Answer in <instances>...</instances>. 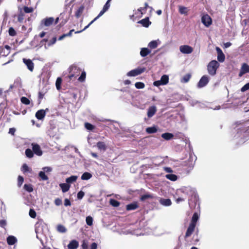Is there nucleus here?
Wrapping results in <instances>:
<instances>
[{"instance_id":"obj_18","label":"nucleus","mask_w":249,"mask_h":249,"mask_svg":"<svg viewBox=\"0 0 249 249\" xmlns=\"http://www.w3.org/2000/svg\"><path fill=\"white\" fill-rule=\"evenodd\" d=\"M196 226V225H195V224L194 223L190 224L185 233V237H188L192 234L194 231Z\"/></svg>"},{"instance_id":"obj_24","label":"nucleus","mask_w":249,"mask_h":249,"mask_svg":"<svg viewBox=\"0 0 249 249\" xmlns=\"http://www.w3.org/2000/svg\"><path fill=\"white\" fill-rule=\"evenodd\" d=\"M151 53V50L147 48H142L140 51V55L142 57H145Z\"/></svg>"},{"instance_id":"obj_39","label":"nucleus","mask_w":249,"mask_h":249,"mask_svg":"<svg viewBox=\"0 0 249 249\" xmlns=\"http://www.w3.org/2000/svg\"><path fill=\"white\" fill-rule=\"evenodd\" d=\"M84 125H85V128L88 130H90V131H92L93 130L94 128H95V126L89 123H85V124H84Z\"/></svg>"},{"instance_id":"obj_60","label":"nucleus","mask_w":249,"mask_h":249,"mask_svg":"<svg viewBox=\"0 0 249 249\" xmlns=\"http://www.w3.org/2000/svg\"><path fill=\"white\" fill-rule=\"evenodd\" d=\"M249 89V83L246 84L241 89L242 92H244Z\"/></svg>"},{"instance_id":"obj_8","label":"nucleus","mask_w":249,"mask_h":249,"mask_svg":"<svg viewBox=\"0 0 249 249\" xmlns=\"http://www.w3.org/2000/svg\"><path fill=\"white\" fill-rule=\"evenodd\" d=\"M180 51L184 54H189L193 52V48L187 45H181L179 47Z\"/></svg>"},{"instance_id":"obj_7","label":"nucleus","mask_w":249,"mask_h":249,"mask_svg":"<svg viewBox=\"0 0 249 249\" xmlns=\"http://www.w3.org/2000/svg\"><path fill=\"white\" fill-rule=\"evenodd\" d=\"M54 21V19L53 17L47 18L43 19L41 21L42 26L48 27L52 25Z\"/></svg>"},{"instance_id":"obj_54","label":"nucleus","mask_w":249,"mask_h":249,"mask_svg":"<svg viewBox=\"0 0 249 249\" xmlns=\"http://www.w3.org/2000/svg\"><path fill=\"white\" fill-rule=\"evenodd\" d=\"M45 172H39V177L43 180H46L48 179V177L45 175Z\"/></svg>"},{"instance_id":"obj_23","label":"nucleus","mask_w":249,"mask_h":249,"mask_svg":"<svg viewBox=\"0 0 249 249\" xmlns=\"http://www.w3.org/2000/svg\"><path fill=\"white\" fill-rule=\"evenodd\" d=\"M138 208L137 202H133L126 205V209L127 211H132L136 210Z\"/></svg>"},{"instance_id":"obj_19","label":"nucleus","mask_w":249,"mask_h":249,"mask_svg":"<svg viewBox=\"0 0 249 249\" xmlns=\"http://www.w3.org/2000/svg\"><path fill=\"white\" fill-rule=\"evenodd\" d=\"M138 23L142 24L144 27H148L151 24V22L149 21L148 17H146L141 20H140Z\"/></svg>"},{"instance_id":"obj_31","label":"nucleus","mask_w":249,"mask_h":249,"mask_svg":"<svg viewBox=\"0 0 249 249\" xmlns=\"http://www.w3.org/2000/svg\"><path fill=\"white\" fill-rule=\"evenodd\" d=\"M158 43L157 40H153L150 42L148 44V46L151 49L156 48L158 47Z\"/></svg>"},{"instance_id":"obj_3","label":"nucleus","mask_w":249,"mask_h":249,"mask_svg":"<svg viewBox=\"0 0 249 249\" xmlns=\"http://www.w3.org/2000/svg\"><path fill=\"white\" fill-rule=\"evenodd\" d=\"M219 66V64L217 61L216 60L211 61L207 66L208 73L211 75H214Z\"/></svg>"},{"instance_id":"obj_40","label":"nucleus","mask_w":249,"mask_h":249,"mask_svg":"<svg viewBox=\"0 0 249 249\" xmlns=\"http://www.w3.org/2000/svg\"><path fill=\"white\" fill-rule=\"evenodd\" d=\"M198 218H199V216H198L197 213H194L192 216L191 223H193V224L194 223V224H195V225H196V223L197 221L198 220Z\"/></svg>"},{"instance_id":"obj_14","label":"nucleus","mask_w":249,"mask_h":249,"mask_svg":"<svg viewBox=\"0 0 249 249\" xmlns=\"http://www.w3.org/2000/svg\"><path fill=\"white\" fill-rule=\"evenodd\" d=\"M48 111V109L46 108L45 110L40 109L36 113V117L40 120L43 119L46 115V111Z\"/></svg>"},{"instance_id":"obj_10","label":"nucleus","mask_w":249,"mask_h":249,"mask_svg":"<svg viewBox=\"0 0 249 249\" xmlns=\"http://www.w3.org/2000/svg\"><path fill=\"white\" fill-rule=\"evenodd\" d=\"M209 77L207 75H203L197 84V87L198 88H202L205 87L209 82Z\"/></svg>"},{"instance_id":"obj_22","label":"nucleus","mask_w":249,"mask_h":249,"mask_svg":"<svg viewBox=\"0 0 249 249\" xmlns=\"http://www.w3.org/2000/svg\"><path fill=\"white\" fill-rule=\"evenodd\" d=\"M17 242V238L12 235L9 236L7 238V242L9 245H13Z\"/></svg>"},{"instance_id":"obj_36","label":"nucleus","mask_w":249,"mask_h":249,"mask_svg":"<svg viewBox=\"0 0 249 249\" xmlns=\"http://www.w3.org/2000/svg\"><path fill=\"white\" fill-rule=\"evenodd\" d=\"M77 177L76 176H71V177L68 178L66 179V181L68 184L72 183L75 181Z\"/></svg>"},{"instance_id":"obj_53","label":"nucleus","mask_w":249,"mask_h":249,"mask_svg":"<svg viewBox=\"0 0 249 249\" xmlns=\"http://www.w3.org/2000/svg\"><path fill=\"white\" fill-rule=\"evenodd\" d=\"M23 10L26 13H30L33 12V8L32 7L24 6L23 7Z\"/></svg>"},{"instance_id":"obj_55","label":"nucleus","mask_w":249,"mask_h":249,"mask_svg":"<svg viewBox=\"0 0 249 249\" xmlns=\"http://www.w3.org/2000/svg\"><path fill=\"white\" fill-rule=\"evenodd\" d=\"M68 93H69L70 95H71L73 98V101H75L77 99V93L71 92V91H68L67 92Z\"/></svg>"},{"instance_id":"obj_20","label":"nucleus","mask_w":249,"mask_h":249,"mask_svg":"<svg viewBox=\"0 0 249 249\" xmlns=\"http://www.w3.org/2000/svg\"><path fill=\"white\" fill-rule=\"evenodd\" d=\"M156 107L154 106L150 107L147 111V116L149 118L152 117L156 112Z\"/></svg>"},{"instance_id":"obj_52","label":"nucleus","mask_w":249,"mask_h":249,"mask_svg":"<svg viewBox=\"0 0 249 249\" xmlns=\"http://www.w3.org/2000/svg\"><path fill=\"white\" fill-rule=\"evenodd\" d=\"M152 197H153V196L152 195H149V194H145V195H143L141 196V200L142 201H144L145 200H146L148 198H152Z\"/></svg>"},{"instance_id":"obj_33","label":"nucleus","mask_w":249,"mask_h":249,"mask_svg":"<svg viewBox=\"0 0 249 249\" xmlns=\"http://www.w3.org/2000/svg\"><path fill=\"white\" fill-rule=\"evenodd\" d=\"M191 77V74L187 73L182 77V78L181 79V82L182 83H187L190 80Z\"/></svg>"},{"instance_id":"obj_17","label":"nucleus","mask_w":249,"mask_h":249,"mask_svg":"<svg viewBox=\"0 0 249 249\" xmlns=\"http://www.w3.org/2000/svg\"><path fill=\"white\" fill-rule=\"evenodd\" d=\"M158 200L161 205L165 207L170 206L172 204L171 200L169 198L165 199L159 197Z\"/></svg>"},{"instance_id":"obj_5","label":"nucleus","mask_w":249,"mask_h":249,"mask_svg":"<svg viewBox=\"0 0 249 249\" xmlns=\"http://www.w3.org/2000/svg\"><path fill=\"white\" fill-rule=\"evenodd\" d=\"M145 70V68H144L136 69L127 72V75L128 76H136L143 72Z\"/></svg>"},{"instance_id":"obj_25","label":"nucleus","mask_w":249,"mask_h":249,"mask_svg":"<svg viewBox=\"0 0 249 249\" xmlns=\"http://www.w3.org/2000/svg\"><path fill=\"white\" fill-rule=\"evenodd\" d=\"M161 137L166 141H169L174 138V135L172 133L166 132L162 134Z\"/></svg>"},{"instance_id":"obj_63","label":"nucleus","mask_w":249,"mask_h":249,"mask_svg":"<svg viewBox=\"0 0 249 249\" xmlns=\"http://www.w3.org/2000/svg\"><path fill=\"white\" fill-rule=\"evenodd\" d=\"M153 85L156 87H159L160 85H163L162 83L161 82V80L154 81L153 83Z\"/></svg>"},{"instance_id":"obj_13","label":"nucleus","mask_w":249,"mask_h":249,"mask_svg":"<svg viewBox=\"0 0 249 249\" xmlns=\"http://www.w3.org/2000/svg\"><path fill=\"white\" fill-rule=\"evenodd\" d=\"M142 11H145V9H144V7H140L137 10V12L135 13V14L137 15V14H139V15H138L137 17H135L134 15H130L129 16L130 18L132 19L133 21H135L137 18H140L142 17L143 13L142 12Z\"/></svg>"},{"instance_id":"obj_47","label":"nucleus","mask_w":249,"mask_h":249,"mask_svg":"<svg viewBox=\"0 0 249 249\" xmlns=\"http://www.w3.org/2000/svg\"><path fill=\"white\" fill-rule=\"evenodd\" d=\"M135 86L138 89H142L144 88L145 85L142 82H138L135 83Z\"/></svg>"},{"instance_id":"obj_32","label":"nucleus","mask_w":249,"mask_h":249,"mask_svg":"<svg viewBox=\"0 0 249 249\" xmlns=\"http://www.w3.org/2000/svg\"><path fill=\"white\" fill-rule=\"evenodd\" d=\"M178 11L181 14L187 15L188 14L187 8L183 6L178 7Z\"/></svg>"},{"instance_id":"obj_27","label":"nucleus","mask_w":249,"mask_h":249,"mask_svg":"<svg viewBox=\"0 0 249 249\" xmlns=\"http://www.w3.org/2000/svg\"><path fill=\"white\" fill-rule=\"evenodd\" d=\"M59 186L63 193H66L68 191L70 188V185L67 183H61L59 184Z\"/></svg>"},{"instance_id":"obj_6","label":"nucleus","mask_w":249,"mask_h":249,"mask_svg":"<svg viewBox=\"0 0 249 249\" xmlns=\"http://www.w3.org/2000/svg\"><path fill=\"white\" fill-rule=\"evenodd\" d=\"M201 22L206 27H208L212 24V19L209 15L205 14L202 17Z\"/></svg>"},{"instance_id":"obj_34","label":"nucleus","mask_w":249,"mask_h":249,"mask_svg":"<svg viewBox=\"0 0 249 249\" xmlns=\"http://www.w3.org/2000/svg\"><path fill=\"white\" fill-rule=\"evenodd\" d=\"M165 177L167 179H168L171 181H173L177 180L178 179L177 176H176V175H174V174H169L166 175Z\"/></svg>"},{"instance_id":"obj_4","label":"nucleus","mask_w":249,"mask_h":249,"mask_svg":"<svg viewBox=\"0 0 249 249\" xmlns=\"http://www.w3.org/2000/svg\"><path fill=\"white\" fill-rule=\"evenodd\" d=\"M69 74L68 76L70 80H72L73 77H76L79 75L81 72L80 69L74 65L71 66L69 68Z\"/></svg>"},{"instance_id":"obj_45","label":"nucleus","mask_w":249,"mask_h":249,"mask_svg":"<svg viewBox=\"0 0 249 249\" xmlns=\"http://www.w3.org/2000/svg\"><path fill=\"white\" fill-rule=\"evenodd\" d=\"M57 230L61 233H64L66 231V228L62 225H59L57 226Z\"/></svg>"},{"instance_id":"obj_15","label":"nucleus","mask_w":249,"mask_h":249,"mask_svg":"<svg viewBox=\"0 0 249 249\" xmlns=\"http://www.w3.org/2000/svg\"><path fill=\"white\" fill-rule=\"evenodd\" d=\"M23 61L24 63L26 65L28 70L33 71L34 69V64L31 59L23 58Z\"/></svg>"},{"instance_id":"obj_62","label":"nucleus","mask_w":249,"mask_h":249,"mask_svg":"<svg viewBox=\"0 0 249 249\" xmlns=\"http://www.w3.org/2000/svg\"><path fill=\"white\" fill-rule=\"evenodd\" d=\"M6 221L4 219H2L0 220V227L2 228H4L6 225Z\"/></svg>"},{"instance_id":"obj_16","label":"nucleus","mask_w":249,"mask_h":249,"mask_svg":"<svg viewBox=\"0 0 249 249\" xmlns=\"http://www.w3.org/2000/svg\"><path fill=\"white\" fill-rule=\"evenodd\" d=\"M216 50L217 53V59L218 61L220 62H224L225 59V56L221 49L220 48L217 47L216 48Z\"/></svg>"},{"instance_id":"obj_12","label":"nucleus","mask_w":249,"mask_h":249,"mask_svg":"<svg viewBox=\"0 0 249 249\" xmlns=\"http://www.w3.org/2000/svg\"><path fill=\"white\" fill-rule=\"evenodd\" d=\"M246 73H249V65L244 63L242 65L238 76L241 77Z\"/></svg>"},{"instance_id":"obj_9","label":"nucleus","mask_w":249,"mask_h":249,"mask_svg":"<svg viewBox=\"0 0 249 249\" xmlns=\"http://www.w3.org/2000/svg\"><path fill=\"white\" fill-rule=\"evenodd\" d=\"M32 146L34 154L38 156H40L42 155V151L39 144L35 143H32Z\"/></svg>"},{"instance_id":"obj_38","label":"nucleus","mask_w":249,"mask_h":249,"mask_svg":"<svg viewBox=\"0 0 249 249\" xmlns=\"http://www.w3.org/2000/svg\"><path fill=\"white\" fill-rule=\"evenodd\" d=\"M74 31V29L71 30L70 32L67 34H64L62 35V36H60L58 38L59 40H62L64 38L67 37V36H71L72 35V33Z\"/></svg>"},{"instance_id":"obj_44","label":"nucleus","mask_w":249,"mask_h":249,"mask_svg":"<svg viewBox=\"0 0 249 249\" xmlns=\"http://www.w3.org/2000/svg\"><path fill=\"white\" fill-rule=\"evenodd\" d=\"M86 77V73L85 71L82 72L80 76L78 78V80L80 82H83L85 81Z\"/></svg>"},{"instance_id":"obj_57","label":"nucleus","mask_w":249,"mask_h":249,"mask_svg":"<svg viewBox=\"0 0 249 249\" xmlns=\"http://www.w3.org/2000/svg\"><path fill=\"white\" fill-rule=\"evenodd\" d=\"M18 186H21V185L22 184L23 182V181H24V178L20 176H19L18 177Z\"/></svg>"},{"instance_id":"obj_59","label":"nucleus","mask_w":249,"mask_h":249,"mask_svg":"<svg viewBox=\"0 0 249 249\" xmlns=\"http://www.w3.org/2000/svg\"><path fill=\"white\" fill-rule=\"evenodd\" d=\"M84 195H85L84 192H83L82 191H80L77 193V198L78 199H81L83 198Z\"/></svg>"},{"instance_id":"obj_37","label":"nucleus","mask_w":249,"mask_h":249,"mask_svg":"<svg viewBox=\"0 0 249 249\" xmlns=\"http://www.w3.org/2000/svg\"><path fill=\"white\" fill-rule=\"evenodd\" d=\"M25 153L26 157L29 158H32L34 156V152L31 149H26Z\"/></svg>"},{"instance_id":"obj_30","label":"nucleus","mask_w":249,"mask_h":249,"mask_svg":"<svg viewBox=\"0 0 249 249\" xmlns=\"http://www.w3.org/2000/svg\"><path fill=\"white\" fill-rule=\"evenodd\" d=\"M161 82L163 85L167 84L169 82V77L167 75H163L161 77Z\"/></svg>"},{"instance_id":"obj_11","label":"nucleus","mask_w":249,"mask_h":249,"mask_svg":"<svg viewBox=\"0 0 249 249\" xmlns=\"http://www.w3.org/2000/svg\"><path fill=\"white\" fill-rule=\"evenodd\" d=\"M11 47L6 45L3 47H1L0 49V55L2 56H6L10 53Z\"/></svg>"},{"instance_id":"obj_1","label":"nucleus","mask_w":249,"mask_h":249,"mask_svg":"<svg viewBox=\"0 0 249 249\" xmlns=\"http://www.w3.org/2000/svg\"><path fill=\"white\" fill-rule=\"evenodd\" d=\"M110 1H109V0H107V2L106 3V4L104 5V6L103 8V9L100 11L99 15L96 18H95L88 25L85 26V28L83 30H82L81 31L75 32V33L78 34V33H81L82 32L84 31V30H85L86 29L88 28L89 27V26L90 25H91L95 21H96L99 17L102 16L109 9V7L110 6V4L109 3Z\"/></svg>"},{"instance_id":"obj_21","label":"nucleus","mask_w":249,"mask_h":249,"mask_svg":"<svg viewBox=\"0 0 249 249\" xmlns=\"http://www.w3.org/2000/svg\"><path fill=\"white\" fill-rule=\"evenodd\" d=\"M78 246V242L75 240H73L68 245V248L69 249H76Z\"/></svg>"},{"instance_id":"obj_43","label":"nucleus","mask_w":249,"mask_h":249,"mask_svg":"<svg viewBox=\"0 0 249 249\" xmlns=\"http://www.w3.org/2000/svg\"><path fill=\"white\" fill-rule=\"evenodd\" d=\"M24 189L27 192L30 193L33 191L32 185L30 184H25L24 185Z\"/></svg>"},{"instance_id":"obj_35","label":"nucleus","mask_w":249,"mask_h":249,"mask_svg":"<svg viewBox=\"0 0 249 249\" xmlns=\"http://www.w3.org/2000/svg\"><path fill=\"white\" fill-rule=\"evenodd\" d=\"M92 177V175L89 172H84L81 176L82 180H88Z\"/></svg>"},{"instance_id":"obj_29","label":"nucleus","mask_w":249,"mask_h":249,"mask_svg":"<svg viewBox=\"0 0 249 249\" xmlns=\"http://www.w3.org/2000/svg\"><path fill=\"white\" fill-rule=\"evenodd\" d=\"M145 131L148 134H153L157 132L158 129L156 126H152L146 128Z\"/></svg>"},{"instance_id":"obj_58","label":"nucleus","mask_w":249,"mask_h":249,"mask_svg":"<svg viewBox=\"0 0 249 249\" xmlns=\"http://www.w3.org/2000/svg\"><path fill=\"white\" fill-rule=\"evenodd\" d=\"M56 41V37L54 36L53 37L51 40H50L49 42L48 45V46H51L53 45Z\"/></svg>"},{"instance_id":"obj_2","label":"nucleus","mask_w":249,"mask_h":249,"mask_svg":"<svg viewBox=\"0 0 249 249\" xmlns=\"http://www.w3.org/2000/svg\"><path fill=\"white\" fill-rule=\"evenodd\" d=\"M179 191L189 197L191 196L192 197L194 196L195 198L198 197V195L197 194L195 189L191 187H183L180 188Z\"/></svg>"},{"instance_id":"obj_49","label":"nucleus","mask_w":249,"mask_h":249,"mask_svg":"<svg viewBox=\"0 0 249 249\" xmlns=\"http://www.w3.org/2000/svg\"><path fill=\"white\" fill-rule=\"evenodd\" d=\"M86 222L88 226H91L93 224V218L90 216H88L86 217Z\"/></svg>"},{"instance_id":"obj_56","label":"nucleus","mask_w":249,"mask_h":249,"mask_svg":"<svg viewBox=\"0 0 249 249\" xmlns=\"http://www.w3.org/2000/svg\"><path fill=\"white\" fill-rule=\"evenodd\" d=\"M29 214L30 217L33 218H35L36 215V212L33 209L30 210Z\"/></svg>"},{"instance_id":"obj_51","label":"nucleus","mask_w":249,"mask_h":249,"mask_svg":"<svg viewBox=\"0 0 249 249\" xmlns=\"http://www.w3.org/2000/svg\"><path fill=\"white\" fill-rule=\"evenodd\" d=\"M8 33H9V36H14L17 35V33H16V31L15 30L14 28H13L12 27L9 28V29L8 30Z\"/></svg>"},{"instance_id":"obj_50","label":"nucleus","mask_w":249,"mask_h":249,"mask_svg":"<svg viewBox=\"0 0 249 249\" xmlns=\"http://www.w3.org/2000/svg\"><path fill=\"white\" fill-rule=\"evenodd\" d=\"M24 18V14L21 11L19 13L18 16V20L19 22H22Z\"/></svg>"},{"instance_id":"obj_48","label":"nucleus","mask_w":249,"mask_h":249,"mask_svg":"<svg viewBox=\"0 0 249 249\" xmlns=\"http://www.w3.org/2000/svg\"><path fill=\"white\" fill-rule=\"evenodd\" d=\"M21 102L26 105H28L30 104V101L27 97H22L20 99Z\"/></svg>"},{"instance_id":"obj_26","label":"nucleus","mask_w":249,"mask_h":249,"mask_svg":"<svg viewBox=\"0 0 249 249\" xmlns=\"http://www.w3.org/2000/svg\"><path fill=\"white\" fill-rule=\"evenodd\" d=\"M84 5H81L76 10L75 13V16L76 18H78L80 17L84 11Z\"/></svg>"},{"instance_id":"obj_61","label":"nucleus","mask_w":249,"mask_h":249,"mask_svg":"<svg viewBox=\"0 0 249 249\" xmlns=\"http://www.w3.org/2000/svg\"><path fill=\"white\" fill-rule=\"evenodd\" d=\"M21 171H29V168L28 165L25 163L24 164L21 168Z\"/></svg>"},{"instance_id":"obj_41","label":"nucleus","mask_w":249,"mask_h":249,"mask_svg":"<svg viewBox=\"0 0 249 249\" xmlns=\"http://www.w3.org/2000/svg\"><path fill=\"white\" fill-rule=\"evenodd\" d=\"M185 166H188L187 169H186L187 171H190V170H192L194 167V163H193L192 160H189L186 163V164H185Z\"/></svg>"},{"instance_id":"obj_46","label":"nucleus","mask_w":249,"mask_h":249,"mask_svg":"<svg viewBox=\"0 0 249 249\" xmlns=\"http://www.w3.org/2000/svg\"><path fill=\"white\" fill-rule=\"evenodd\" d=\"M110 204L113 207H118L120 205V202L115 199H110Z\"/></svg>"},{"instance_id":"obj_64","label":"nucleus","mask_w":249,"mask_h":249,"mask_svg":"<svg viewBox=\"0 0 249 249\" xmlns=\"http://www.w3.org/2000/svg\"><path fill=\"white\" fill-rule=\"evenodd\" d=\"M54 203L56 206H59L62 204V200L59 198L55 199Z\"/></svg>"},{"instance_id":"obj_28","label":"nucleus","mask_w":249,"mask_h":249,"mask_svg":"<svg viewBox=\"0 0 249 249\" xmlns=\"http://www.w3.org/2000/svg\"><path fill=\"white\" fill-rule=\"evenodd\" d=\"M97 147L99 150L106 151L107 150V146L103 142H99L97 143Z\"/></svg>"},{"instance_id":"obj_42","label":"nucleus","mask_w":249,"mask_h":249,"mask_svg":"<svg viewBox=\"0 0 249 249\" xmlns=\"http://www.w3.org/2000/svg\"><path fill=\"white\" fill-rule=\"evenodd\" d=\"M62 81V79L60 77H58L56 79L55 86L57 90H60L61 89Z\"/></svg>"}]
</instances>
